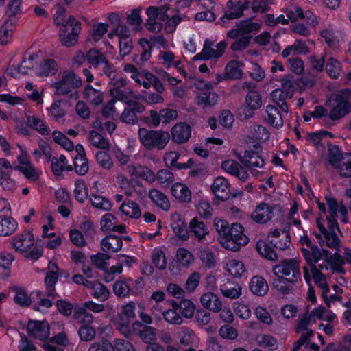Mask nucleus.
<instances>
[{
  "label": "nucleus",
  "mask_w": 351,
  "mask_h": 351,
  "mask_svg": "<svg viewBox=\"0 0 351 351\" xmlns=\"http://www.w3.org/2000/svg\"><path fill=\"white\" fill-rule=\"evenodd\" d=\"M48 269L50 271L47 272L44 280L46 288V295L53 299H55L58 296L55 289V285L59 278V274L58 273V267L56 263L51 261L49 263Z\"/></svg>",
  "instance_id": "14"
},
{
  "label": "nucleus",
  "mask_w": 351,
  "mask_h": 351,
  "mask_svg": "<svg viewBox=\"0 0 351 351\" xmlns=\"http://www.w3.org/2000/svg\"><path fill=\"white\" fill-rule=\"evenodd\" d=\"M74 196L79 202H84L88 197V188L83 180H78L75 183Z\"/></svg>",
  "instance_id": "48"
},
{
  "label": "nucleus",
  "mask_w": 351,
  "mask_h": 351,
  "mask_svg": "<svg viewBox=\"0 0 351 351\" xmlns=\"http://www.w3.org/2000/svg\"><path fill=\"white\" fill-rule=\"evenodd\" d=\"M265 112L264 117L267 123L277 129L283 126V119L277 107L268 105L266 106Z\"/></svg>",
  "instance_id": "23"
},
{
  "label": "nucleus",
  "mask_w": 351,
  "mask_h": 351,
  "mask_svg": "<svg viewBox=\"0 0 351 351\" xmlns=\"http://www.w3.org/2000/svg\"><path fill=\"white\" fill-rule=\"evenodd\" d=\"M236 29H232L227 32V37L231 39H235L239 36H249L248 34L257 32L261 28V24L252 22L250 19L243 20L237 23Z\"/></svg>",
  "instance_id": "12"
},
{
  "label": "nucleus",
  "mask_w": 351,
  "mask_h": 351,
  "mask_svg": "<svg viewBox=\"0 0 351 351\" xmlns=\"http://www.w3.org/2000/svg\"><path fill=\"white\" fill-rule=\"evenodd\" d=\"M26 122L29 127L43 136L48 135L50 133L49 128L38 117L28 115L27 116Z\"/></svg>",
  "instance_id": "30"
},
{
  "label": "nucleus",
  "mask_w": 351,
  "mask_h": 351,
  "mask_svg": "<svg viewBox=\"0 0 351 351\" xmlns=\"http://www.w3.org/2000/svg\"><path fill=\"white\" fill-rule=\"evenodd\" d=\"M274 206L261 203L251 214L252 219L257 223H265L273 217Z\"/></svg>",
  "instance_id": "16"
},
{
  "label": "nucleus",
  "mask_w": 351,
  "mask_h": 351,
  "mask_svg": "<svg viewBox=\"0 0 351 351\" xmlns=\"http://www.w3.org/2000/svg\"><path fill=\"white\" fill-rule=\"evenodd\" d=\"M97 164L105 169H110L113 166L111 156L106 152L99 151L95 155Z\"/></svg>",
  "instance_id": "57"
},
{
  "label": "nucleus",
  "mask_w": 351,
  "mask_h": 351,
  "mask_svg": "<svg viewBox=\"0 0 351 351\" xmlns=\"http://www.w3.org/2000/svg\"><path fill=\"white\" fill-rule=\"evenodd\" d=\"M191 134V126L183 122L176 124L171 130L172 141L177 144L186 143L190 138Z\"/></svg>",
  "instance_id": "17"
},
{
  "label": "nucleus",
  "mask_w": 351,
  "mask_h": 351,
  "mask_svg": "<svg viewBox=\"0 0 351 351\" xmlns=\"http://www.w3.org/2000/svg\"><path fill=\"white\" fill-rule=\"evenodd\" d=\"M300 242L302 245H306L308 248L302 247V254L304 257L308 265L317 263L322 256L328 257L329 252L326 250L319 249L313 245L308 237H302Z\"/></svg>",
  "instance_id": "10"
},
{
  "label": "nucleus",
  "mask_w": 351,
  "mask_h": 351,
  "mask_svg": "<svg viewBox=\"0 0 351 351\" xmlns=\"http://www.w3.org/2000/svg\"><path fill=\"white\" fill-rule=\"evenodd\" d=\"M311 267V271L315 285L322 290V295L325 304L329 307V300L327 297V293L330 289L326 281L325 275H324L317 267L315 263L308 265Z\"/></svg>",
  "instance_id": "20"
},
{
  "label": "nucleus",
  "mask_w": 351,
  "mask_h": 351,
  "mask_svg": "<svg viewBox=\"0 0 351 351\" xmlns=\"http://www.w3.org/2000/svg\"><path fill=\"white\" fill-rule=\"evenodd\" d=\"M218 100V95L213 91H202L197 97V104L203 108L215 106Z\"/></svg>",
  "instance_id": "29"
},
{
  "label": "nucleus",
  "mask_w": 351,
  "mask_h": 351,
  "mask_svg": "<svg viewBox=\"0 0 351 351\" xmlns=\"http://www.w3.org/2000/svg\"><path fill=\"white\" fill-rule=\"evenodd\" d=\"M81 85L82 80L79 76L72 71H66L61 80L53 84L55 94L58 96L68 95L73 89L79 88Z\"/></svg>",
  "instance_id": "8"
},
{
  "label": "nucleus",
  "mask_w": 351,
  "mask_h": 351,
  "mask_svg": "<svg viewBox=\"0 0 351 351\" xmlns=\"http://www.w3.org/2000/svg\"><path fill=\"white\" fill-rule=\"evenodd\" d=\"M271 98L282 112L286 113L289 112V105L287 101L291 98L290 96H287V94L284 93L282 90L276 88L271 92Z\"/></svg>",
  "instance_id": "32"
},
{
  "label": "nucleus",
  "mask_w": 351,
  "mask_h": 351,
  "mask_svg": "<svg viewBox=\"0 0 351 351\" xmlns=\"http://www.w3.org/2000/svg\"><path fill=\"white\" fill-rule=\"evenodd\" d=\"M193 0H178L176 3V8L173 12L175 14H170L169 11L171 5L168 3H165L160 6H150L147 9L146 14L148 19L146 21V28L153 32H159L165 22V29L167 33H171L175 29L178 23L182 21V17L178 14L180 8L189 7Z\"/></svg>",
  "instance_id": "1"
},
{
  "label": "nucleus",
  "mask_w": 351,
  "mask_h": 351,
  "mask_svg": "<svg viewBox=\"0 0 351 351\" xmlns=\"http://www.w3.org/2000/svg\"><path fill=\"white\" fill-rule=\"evenodd\" d=\"M350 97V91L343 90L331 97L332 109L329 114L330 120H339L351 111V105L349 102Z\"/></svg>",
  "instance_id": "4"
},
{
  "label": "nucleus",
  "mask_w": 351,
  "mask_h": 351,
  "mask_svg": "<svg viewBox=\"0 0 351 351\" xmlns=\"http://www.w3.org/2000/svg\"><path fill=\"white\" fill-rule=\"evenodd\" d=\"M245 103L249 108V109H247V112L250 110L259 109L262 106V99L260 93L255 90H249L245 97Z\"/></svg>",
  "instance_id": "38"
},
{
  "label": "nucleus",
  "mask_w": 351,
  "mask_h": 351,
  "mask_svg": "<svg viewBox=\"0 0 351 351\" xmlns=\"http://www.w3.org/2000/svg\"><path fill=\"white\" fill-rule=\"evenodd\" d=\"M250 289L251 291L258 296L265 295L268 290V285L266 280L261 276H254L250 283Z\"/></svg>",
  "instance_id": "28"
},
{
  "label": "nucleus",
  "mask_w": 351,
  "mask_h": 351,
  "mask_svg": "<svg viewBox=\"0 0 351 351\" xmlns=\"http://www.w3.org/2000/svg\"><path fill=\"white\" fill-rule=\"evenodd\" d=\"M213 42L209 39L204 41L203 49L200 53L196 54L193 58L195 60H207L210 58H218L223 53L228 43L226 41H221L217 45V49L212 47Z\"/></svg>",
  "instance_id": "11"
},
{
  "label": "nucleus",
  "mask_w": 351,
  "mask_h": 351,
  "mask_svg": "<svg viewBox=\"0 0 351 351\" xmlns=\"http://www.w3.org/2000/svg\"><path fill=\"white\" fill-rule=\"evenodd\" d=\"M80 29V22L73 16H69L64 26L59 31V40L61 44L66 47L75 45L78 41Z\"/></svg>",
  "instance_id": "6"
},
{
  "label": "nucleus",
  "mask_w": 351,
  "mask_h": 351,
  "mask_svg": "<svg viewBox=\"0 0 351 351\" xmlns=\"http://www.w3.org/2000/svg\"><path fill=\"white\" fill-rule=\"evenodd\" d=\"M212 192L217 198L225 201L230 195V187L228 180L223 177H218L214 180L211 186Z\"/></svg>",
  "instance_id": "21"
},
{
  "label": "nucleus",
  "mask_w": 351,
  "mask_h": 351,
  "mask_svg": "<svg viewBox=\"0 0 351 351\" xmlns=\"http://www.w3.org/2000/svg\"><path fill=\"white\" fill-rule=\"evenodd\" d=\"M308 53V48L306 45L300 40H296L294 44L287 47L282 52L283 58H287L291 53L293 54H306Z\"/></svg>",
  "instance_id": "37"
},
{
  "label": "nucleus",
  "mask_w": 351,
  "mask_h": 351,
  "mask_svg": "<svg viewBox=\"0 0 351 351\" xmlns=\"http://www.w3.org/2000/svg\"><path fill=\"white\" fill-rule=\"evenodd\" d=\"M326 71L332 78H338L341 74V63L333 58H329L326 64Z\"/></svg>",
  "instance_id": "50"
},
{
  "label": "nucleus",
  "mask_w": 351,
  "mask_h": 351,
  "mask_svg": "<svg viewBox=\"0 0 351 351\" xmlns=\"http://www.w3.org/2000/svg\"><path fill=\"white\" fill-rule=\"evenodd\" d=\"M90 294L95 299L103 302L109 298L110 291L102 283L97 282L93 285Z\"/></svg>",
  "instance_id": "47"
},
{
  "label": "nucleus",
  "mask_w": 351,
  "mask_h": 351,
  "mask_svg": "<svg viewBox=\"0 0 351 351\" xmlns=\"http://www.w3.org/2000/svg\"><path fill=\"white\" fill-rule=\"evenodd\" d=\"M180 154L177 152L171 151L164 155L163 160L165 166L170 169H179L181 163L178 162Z\"/></svg>",
  "instance_id": "58"
},
{
  "label": "nucleus",
  "mask_w": 351,
  "mask_h": 351,
  "mask_svg": "<svg viewBox=\"0 0 351 351\" xmlns=\"http://www.w3.org/2000/svg\"><path fill=\"white\" fill-rule=\"evenodd\" d=\"M149 197L158 207L165 210L170 208V203L167 197L160 191L152 189L149 192Z\"/></svg>",
  "instance_id": "35"
},
{
  "label": "nucleus",
  "mask_w": 351,
  "mask_h": 351,
  "mask_svg": "<svg viewBox=\"0 0 351 351\" xmlns=\"http://www.w3.org/2000/svg\"><path fill=\"white\" fill-rule=\"evenodd\" d=\"M84 98L93 105L98 106L103 101L104 93L101 90L93 88L90 85L84 87Z\"/></svg>",
  "instance_id": "27"
},
{
  "label": "nucleus",
  "mask_w": 351,
  "mask_h": 351,
  "mask_svg": "<svg viewBox=\"0 0 351 351\" xmlns=\"http://www.w3.org/2000/svg\"><path fill=\"white\" fill-rule=\"evenodd\" d=\"M226 75L229 79H239L242 76V71L239 68V62L235 60L230 61L226 66Z\"/></svg>",
  "instance_id": "54"
},
{
  "label": "nucleus",
  "mask_w": 351,
  "mask_h": 351,
  "mask_svg": "<svg viewBox=\"0 0 351 351\" xmlns=\"http://www.w3.org/2000/svg\"><path fill=\"white\" fill-rule=\"evenodd\" d=\"M276 276L272 280L273 287L282 295L293 293L294 286L301 281L300 263L295 259H287L273 267Z\"/></svg>",
  "instance_id": "2"
},
{
  "label": "nucleus",
  "mask_w": 351,
  "mask_h": 351,
  "mask_svg": "<svg viewBox=\"0 0 351 351\" xmlns=\"http://www.w3.org/2000/svg\"><path fill=\"white\" fill-rule=\"evenodd\" d=\"M156 329L149 326H144L138 332V336L145 343H150L156 341Z\"/></svg>",
  "instance_id": "49"
},
{
  "label": "nucleus",
  "mask_w": 351,
  "mask_h": 351,
  "mask_svg": "<svg viewBox=\"0 0 351 351\" xmlns=\"http://www.w3.org/2000/svg\"><path fill=\"white\" fill-rule=\"evenodd\" d=\"M78 334L82 341H90L95 337L96 331L90 325H82L79 328Z\"/></svg>",
  "instance_id": "63"
},
{
  "label": "nucleus",
  "mask_w": 351,
  "mask_h": 351,
  "mask_svg": "<svg viewBox=\"0 0 351 351\" xmlns=\"http://www.w3.org/2000/svg\"><path fill=\"white\" fill-rule=\"evenodd\" d=\"M200 302L202 306L210 311L217 312L221 310L222 304L218 297L212 292L204 293Z\"/></svg>",
  "instance_id": "26"
},
{
  "label": "nucleus",
  "mask_w": 351,
  "mask_h": 351,
  "mask_svg": "<svg viewBox=\"0 0 351 351\" xmlns=\"http://www.w3.org/2000/svg\"><path fill=\"white\" fill-rule=\"evenodd\" d=\"M153 264L160 270H164L167 266L166 258L161 250H154L152 255Z\"/></svg>",
  "instance_id": "60"
},
{
  "label": "nucleus",
  "mask_w": 351,
  "mask_h": 351,
  "mask_svg": "<svg viewBox=\"0 0 351 351\" xmlns=\"http://www.w3.org/2000/svg\"><path fill=\"white\" fill-rule=\"evenodd\" d=\"M199 258L202 263L208 268H213L216 265L214 254L208 248L201 249Z\"/></svg>",
  "instance_id": "55"
},
{
  "label": "nucleus",
  "mask_w": 351,
  "mask_h": 351,
  "mask_svg": "<svg viewBox=\"0 0 351 351\" xmlns=\"http://www.w3.org/2000/svg\"><path fill=\"white\" fill-rule=\"evenodd\" d=\"M138 134L141 143L147 150L164 149L171 138L168 132L161 130H153L141 128Z\"/></svg>",
  "instance_id": "3"
},
{
  "label": "nucleus",
  "mask_w": 351,
  "mask_h": 351,
  "mask_svg": "<svg viewBox=\"0 0 351 351\" xmlns=\"http://www.w3.org/2000/svg\"><path fill=\"white\" fill-rule=\"evenodd\" d=\"M339 174L343 178H351V154H346L343 162L336 167Z\"/></svg>",
  "instance_id": "56"
},
{
  "label": "nucleus",
  "mask_w": 351,
  "mask_h": 351,
  "mask_svg": "<svg viewBox=\"0 0 351 351\" xmlns=\"http://www.w3.org/2000/svg\"><path fill=\"white\" fill-rule=\"evenodd\" d=\"M261 152L262 147L256 143L253 145V149L246 150L243 156H239V160L244 167L248 168L251 173L255 176L258 174V171L255 168H262L265 165V160L260 155Z\"/></svg>",
  "instance_id": "7"
},
{
  "label": "nucleus",
  "mask_w": 351,
  "mask_h": 351,
  "mask_svg": "<svg viewBox=\"0 0 351 351\" xmlns=\"http://www.w3.org/2000/svg\"><path fill=\"white\" fill-rule=\"evenodd\" d=\"M257 252L265 258L271 261H275L278 258L277 255L273 248L263 241H258L256 245Z\"/></svg>",
  "instance_id": "41"
},
{
  "label": "nucleus",
  "mask_w": 351,
  "mask_h": 351,
  "mask_svg": "<svg viewBox=\"0 0 351 351\" xmlns=\"http://www.w3.org/2000/svg\"><path fill=\"white\" fill-rule=\"evenodd\" d=\"M189 228L190 232L194 234L199 241H202L208 234L206 224L203 221L198 220L197 217L193 218L191 221Z\"/></svg>",
  "instance_id": "33"
},
{
  "label": "nucleus",
  "mask_w": 351,
  "mask_h": 351,
  "mask_svg": "<svg viewBox=\"0 0 351 351\" xmlns=\"http://www.w3.org/2000/svg\"><path fill=\"white\" fill-rule=\"evenodd\" d=\"M88 351H113V345L108 339H101L92 343Z\"/></svg>",
  "instance_id": "64"
},
{
  "label": "nucleus",
  "mask_w": 351,
  "mask_h": 351,
  "mask_svg": "<svg viewBox=\"0 0 351 351\" xmlns=\"http://www.w3.org/2000/svg\"><path fill=\"white\" fill-rule=\"evenodd\" d=\"M120 210L131 218L138 219L141 216V210L138 204L130 199L123 201L120 206Z\"/></svg>",
  "instance_id": "34"
},
{
  "label": "nucleus",
  "mask_w": 351,
  "mask_h": 351,
  "mask_svg": "<svg viewBox=\"0 0 351 351\" xmlns=\"http://www.w3.org/2000/svg\"><path fill=\"white\" fill-rule=\"evenodd\" d=\"M171 192L172 195L181 202H189L191 199V191L182 183H174L171 188Z\"/></svg>",
  "instance_id": "25"
},
{
  "label": "nucleus",
  "mask_w": 351,
  "mask_h": 351,
  "mask_svg": "<svg viewBox=\"0 0 351 351\" xmlns=\"http://www.w3.org/2000/svg\"><path fill=\"white\" fill-rule=\"evenodd\" d=\"M101 249L105 252H117L123 245L122 239L114 235H107L101 241Z\"/></svg>",
  "instance_id": "24"
},
{
  "label": "nucleus",
  "mask_w": 351,
  "mask_h": 351,
  "mask_svg": "<svg viewBox=\"0 0 351 351\" xmlns=\"http://www.w3.org/2000/svg\"><path fill=\"white\" fill-rule=\"evenodd\" d=\"M17 228L16 221L11 217L0 216V235L8 236L12 234Z\"/></svg>",
  "instance_id": "31"
},
{
  "label": "nucleus",
  "mask_w": 351,
  "mask_h": 351,
  "mask_svg": "<svg viewBox=\"0 0 351 351\" xmlns=\"http://www.w3.org/2000/svg\"><path fill=\"white\" fill-rule=\"evenodd\" d=\"M27 330L29 336L40 341L47 339L50 333L49 325L46 321L29 320Z\"/></svg>",
  "instance_id": "13"
},
{
  "label": "nucleus",
  "mask_w": 351,
  "mask_h": 351,
  "mask_svg": "<svg viewBox=\"0 0 351 351\" xmlns=\"http://www.w3.org/2000/svg\"><path fill=\"white\" fill-rule=\"evenodd\" d=\"M180 343L184 346H189L192 343L195 338V332L189 328H180L177 332Z\"/></svg>",
  "instance_id": "45"
},
{
  "label": "nucleus",
  "mask_w": 351,
  "mask_h": 351,
  "mask_svg": "<svg viewBox=\"0 0 351 351\" xmlns=\"http://www.w3.org/2000/svg\"><path fill=\"white\" fill-rule=\"evenodd\" d=\"M227 6L230 10L229 12H226L222 19L230 20L239 19L243 14V10L248 8V3H241V0H229Z\"/></svg>",
  "instance_id": "22"
},
{
  "label": "nucleus",
  "mask_w": 351,
  "mask_h": 351,
  "mask_svg": "<svg viewBox=\"0 0 351 351\" xmlns=\"http://www.w3.org/2000/svg\"><path fill=\"white\" fill-rule=\"evenodd\" d=\"M214 226L219 234L218 241L223 246V241L221 239L223 238L224 239H227L228 236V234L230 232L229 224L228 221L223 219L216 218L214 220Z\"/></svg>",
  "instance_id": "42"
},
{
  "label": "nucleus",
  "mask_w": 351,
  "mask_h": 351,
  "mask_svg": "<svg viewBox=\"0 0 351 351\" xmlns=\"http://www.w3.org/2000/svg\"><path fill=\"white\" fill-rule=\"evenodd\" d=\"M132 291L131 285L124 280H117L113 285V292L119 298H125Z\"/></svg>",
  "instance_id": "46"
},
{
  "label": "nucleus",
  "mask_w": 351,
  "mask_h": 351,
  "mask_svg": "<svg viewBox=\"0 0 351 351\" xmlns=\"http://www.w3.org/2000/svg\"><path fill=\"white\" fill-rule=\"evenodd\" d=\"M110 256L106 254L99 252L96 255H92L90 260L92 263L99 269L107 270L108 263L106 260L109 259Z\"/></svg>",
  "instance_id": "62"
},
{
  "label": "nucleus",
  "mask_w": 351,
  "mask_h": 351,
  "mask_svg": "<svg viewBox=\"0 0 351 351\" xmlns=\"http://www.w3.org/2000/svg\"><path fill=\"white\" fill-rule=\"evenodd\" d=\"M173 308L180 309V313L185 318H191L194 315L195 306L189 300H182L178 304L177 302H173Z\"/></svg>",
  "instance_id": "36"
},
{
  "label": "nucleus",
  "mask_w": 351,
  "mask_h": 351,
  "mask_svg": "<svg viewBox=\"0 0 351 351\" xmlns=\"http://www.w3.org/2000/svg\"><path fill=\"white\" fill-rule=\"evenodd\" d=\"M86 60L88 63L94 68H97L99 65H103L104 73L110 78L114 77V66L99 50L90 49L86 53Z\"/></svg>",
  "instance_id": "9"
},
{
  "label": "nucleus",
  "mask_w": 351,
  "mask_h": 351,
  "mask_svg": "<svg viewBox=\"0 0 351 351\" xmlns=\"http://www.w3.org/2000/svg\"><path fill=\"white\" fill-rule=\"evenodd\" d=\"M14 290L16 292L14 300L17 304L24 307L31 304V298L23 288L14 287Z\"/></svg>",
  "instance_id": "52"
},
{
  "label": "nucleus",
  "mask_w": 351,
  "mask_h": 351,
  "mask_svg": "<svg viewBox=\"0 0 351 351\" xmlns=\"http://www.w3.org/2000/svg\"><path fill=\"white\" fill-rule=\"evenodd\" d=\"M13 167L5 158H0V186L4 190L11 191L15 186V181L10 178Z\"/></svg>",
  "instance_id": "15"
},
{
  "label": "nucleus",
  "mask_w": 351,
  "mask_h": 351,
  "mask_svg": "<svg viewBox=\"0 0 351 351\" xmlns=\"http://www.w3.org/2000/svg\"><path fill=\"white\" fill-rule=\"evenodd\" d=\"M229 230L227 239H221L223 247L230 251L238 252L241 246L247 244L248 237L244 234L243 226L239 223H233Z\"/></svg>",
  "instance_id": "5"
},
{
  "label": "nucleus",
  "mask_w": 351,
  "mask_h": 351,
  "mask_svg": "<svg viewBox=\"0 0 351 351\" xmlns=\"http://www.w3.org/2000/svg\"><path fill=\"white\" fill-rule=\"evenodd\" d=\"M34 236L29 232L17 234L13 238L12 247L16 252L24 254L34 245Z\"/></svg>",
  "instance_id": "18"
},
{
  "label": "nucleus",
  "mask_w": 351,
  "mask_h": 351,
  "mask_svg": "<svg viewBox=\"0 0 351 351\" xmlns=\"http://www.w3.org/2000/svg\"><path fill=\"white\" fill-rule=\"evenodd\" d=\"M328 152L329 163L333 167H337L339 162L344 158L342 152L339 150L338 146L332 144L328 145Z\"/></svg>",
  "instance_id": "43"
},
{
  "label": "nucleus",
  "mask_w": 351,
  "mask_h": 351,
  "mask_svg": "<svg viewBox=\"0 0 351 351\" xmlns=\"http://www.w3.org/2000/svg\"><path fill=\"white\" fill-rule=\"evenodd\" d=\"M74 168L75 172L80 175H85L88 171V162L86 156H75Z\"/></svg>",
  "instance_id": "61"
},
{
  "label": "nucleus",
  "mask_w": 351,
  "mask_h": 351,
  "mask_svg": "<svg viewBox=\"0 0 351 351\" xmlns=\"http://www.w3.org/2000/svg\"><path fill=\"white\" fill-rule=\"evenodd\" d=\"M221 168L227 173L245 182L249 178L247 169L234 160H227L221 163Z\"/></svg>",
  "instance_id": "19"
},
{
  "label": "nucleus",
  "mask_w": 351,
  "mask_h": 351,
  "mask_svg": "<svg viewBox=\"0 0 351 351\" xmlns=\"http://www.w3.org/2000/svg\"><path fill=\"white\" fill-rule=\"evenodd\" d=\"M88 140L96 148L101 149H109L110 148L108 141L101 134L95 130H92L89 132Z\"/></svg>",
  "instance_id": "40"
},
{
  "label": "nucleus",
  "mask_w": 351,
  "mask_h": 351,
  "mask_svg": "<svg viewBox=\"0 0 351 351\" xmlns=\"http://www.w3.org/2000/svg\"><path fill=\"white\" fill-rule=\"evenodd\" d=\"M171 228L175 234L180 239L186 240L189 238V233L187 226L180 216H178L176 219H174L171 223Z\"/></svg>",
  "instance_id": "39"
},
{
  "label": "nucleus",
  "mask_w": 351,
  "mask_h": 351,
  "mask_svg": "<svg viewBox=\"0 0 351 351\" xmlns=\"http://www.w3.org/2000/svg\"><path fill=\"white\" fill-rule=\"evenodd\" d=\"M156 180L161 184L169 186L173 182L174 175L169 169H160L156 175Z\"/></svg>",
  "instance_id": "59"
},
{
  "label": "nucleus",
  "mask_w": 351,
  "mask_h": 351,
  "mask_svg": "<svg viewBox=\"0 0 351 351\" xmlns=\"http://www.w3.org/2000/svg\"><path fill=\"white\" fill-rule=\"evenodd\" d=\"M52 136L54 141L60 144L62 147L68 151L73 150L74 148V145L71 141H70L68 137L59 131H53L52 133Z\"/></svg>",
  "instance_id": "53"
},
{
  "label": "nucleus",
  "mask_w": 351,
  "mask_h": 351,
  "mask_svg": "<svg viewBox=\"0 0 351 351\" xmlns=\"http://www.w3.org/2000/svg\"><path fill=\"white\" fill-rule=\"evenodd\" d=\"M143 95H135L136 99H141L146 102L147 104H162L164 101V98L159 93H154L147 91H144Z\"/></svg>",
  "instance_id": "51"
},
{
  "label": "nucleus",
  "mask_w": 351,
  "mask_h": 351,
  "mask_svg": "<svg viewBox=\"0 0 351 351\" xmlns=\"http://www.w3.org/2000/svg\"><path fill=\"white\" fill-rule=\"evenodd\" d=\"M57 71L56 63L52 59L44 60L40 64L39 72L38 75L40 76H49L54 75Z\"/></svg>",
  "instance_id": "44"
}]
</instances>
